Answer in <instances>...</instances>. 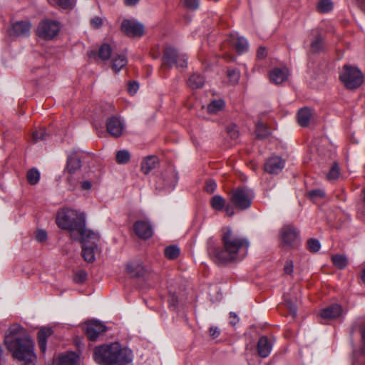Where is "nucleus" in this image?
Returning <instances> with one entry per match:
<instances>
[{
	"mask_svg": "<svg viewBox=\"0 0 365 365\" xmlns=\"http://www.w3.org/2000/svg\"><path fill=\"white\" fill-rule=\"evenodd\" d=\"M223 249L215 245L212 239L207 242V250L211 258L217 264L240 261L248 252V240L235 233L230 227L222 230Z\"/></svg>",
	"mask_w": 365,
	"mask_h": 365,
	"instance_id": "nucleus-1",
	"label": "nucleus"
},
{
	"mask_svg": "<svg viewBox=\"0 0 365 365\" xmlns=\"http://www.w3.org/2000/svg\"><path fill=\"white\" fill-rule=\"evenodd\" d=\"M4 344L14 358L24 362V365H35L34 343L19 324L10 326L5 334Z\"/></svg>",
	"mask_w": 365,
	"mask_h": 365,
	"instance_id": "nucleus-2",
	"label": "nucleus"
},
{
	"mask_svg": "<svg viewBox=\"0 0 365 365\" xmlns=\"http://www.w3.org/2000/svg\"><path fill=\"white\" fill-rule=\"evenodd\" d=\"M93 359L100 365H133V353L118 342L96 346Z\"/></svg>",
	"mask_w": 365,
	"mask_h": 365,
	"instance_id": "nucleus-3",
	"label": "nucleus"
},
{
	"mask_svg": "<svg viewBox=\"0 0 365 365\" xmlns=\"http://www.w3.org/2000/svg\"><path fill=\"white\" fill-rule=\"evenodd\" d=\"M56 221L59 228L68 231L73 240H78L84 233L89 231L86 228L84 214L76 210L62 209L57 213Z\"/></svg>",
	"mask_w": 365,
	"mask_h": 365,
	"instance_id": "nucleus-4",
	"label": "nucleus"
},
{
	"mask_svg": "<svg viewBox=\"0 0 365 365\" xmlns=\"http://www.w3.org/2000/svg\"><path fill=\"white\" fill-rule=\"evenodd\" d=\"M339 79L346 88L353 90L363 83L364 76L356 66L345 64L340 71Z\"/></svg>",
	"mask_w": 365,
	"mask_h": 365,
	"instance_id": "nucleus-5",
	"label": "nucleus"
},
{
	"mask_svg": "<svg viewBox=\"0 0 365 365\" xmlns=\"http://www.w3.org/2000/svg\"><path fill=\"white\" fill-rule=\"evenodd\" d=\"M82 243V256L85 261L93 262L95 260V250L100 242L98 233L89 230L78 240Z\"/></svg>",
	"mask_w": 365,
	"mask_h": 365,
	"instance_id": "nucleus-6",
	"label": "nucleus"
},
{
	"mask_svg": "<svg viewBox=\"0 0 365 365\" xmlns=\"http://www.w3.org/2000/svg\"><path fill=\"white\" fill-rule=\"evenodd\" d=\"M178 182V174L173 166L168 167L156 177L155 188L165 192L172 191Z\"/></svg>",
	"mask_w": 365,
	"mask_h": 365,
	"instance_id": "nucleus-7",
	"label": "nucleus"
},
{
	"mask_svg": "<svg viewBox=\"0 0 365 365\" xmlns=\"http://www.w3.org/2000/svg\"><path fill=\"white\" fill-rule=\"evenodd\" d=\"M254 197V192L251 189L242 187L232 190L230 200L235 207L244 210L250 207Z\"/></svg>",
	"mask_w": 365,
	"mask_h": 365,
	"instance_id": "nucleus-8",
	"label": "nucleus"
},
{
	"mask_svg": "<svg viewBox=\"0 0 365 365\" xmlns=\"http://www.w3.org/2000/svg\"><path fill=\"white\" fill-rule=\"evenodd\" d=\"M163 63L168 67H172L174 65L178 67H186L187 57L185 53L180 52L176 47H165Z\"/></svg>",
	"mask_w": 365,
	"mask_h": 365,
	"instance_id": "nucleus-9",
	"label": "nucleus"
},
{
	"mask_svg": "<svg viewBox=\"0 0 365 365\" xmlns=\"http://www.w3.org/2000/svg\"><path fill=\"white\" fill-rule=\"evenodd\" d=\"M60 25L58 21L44 20L39 23L36 29V35L44 40L53 38L59 32Z\"/></svg>",
	"mask_w": 365,
	"mask_h": 365,
	"instance_id": "nucleus-10",
	"label": "nucleus"
},
{
	"mask_svg": "<svg viewBox=\"0 0 365 365\" xmlns=\"http://www.w3.org/2000/svg\"><path fill=\"white\" fill-rule=\"evenodd\" d=\"M120 31L132 38H140L144 34V26L136 19H125L120 24Z\"/></svg>",
	"mask_w": 365,
	"mask_h": 365,
	"instance_id": "nucleus-11",
	"label": "nucleus"
},
{
	"mask_svg": "<svg viewBox=\"0 0 365 365\" xmlns=\"http://www.w3.org/2000/svg\"><path fill=\"white\" fill-rule=\"evenodd\" d=\"M299 237V231L292 225H285L281 229L280 240L285 246H295L298 242Z\"/></svg>",
	"mask_w": 365,
	"mask_h": 365,
	"instance_id": "nucleus-12",
	"label": "nucleus"
},
{
	"mask_svg": "<svg viewBox=\"0 0 365 365\" xmlns=\"http://www.w3.org/2000/svg\"><path fill=\"white\" fill-rule=\"evenodd\" d=\"M31 27L30 21H19L11 24L7 30V34L13 38H26L30 34Z\"/></svg>",
	"mask_w": 365,
	"mask_h": 365,
	"instance_id": "nucleus-13",
	"label": "nucleus"
},
{
	"mask_svg": "<svg viewBox=\"0 0 365 365\" xmlns=\"http://www.w3.org/2000/svg\"><path fill=\"white\" fill-rule=\"evenodd\" d=\"M84 332L89 340H96L98 335L104 332L106 326L96 320H90L86 323L83 327Z\"/></svg>",
	"mask_w": 365,
	"mask_h": 365,
	"instance_id": "nucleus-14",
	"label": "nucleus"
},
{
	"mask_svg": "<svg viewBox=\"0 0 365 365\" xmlns=\"http://www.w3.org/2000/svg\"><path fill=\"white\" fill-rule=\"evenodd\" d=\"M116 47H94V49H92L88 51V55L90 58H93L94 60H101L106 61L108 59L112 60V56L113 53L116 51Z\"/></svg>",
	"mask_w": 365,
	"mask_h": 365,
	"instance_id": "nucleus-15",
	"label": "nucleus"
},
{
	"mask_svg": "<svg viewBox=\"0 0 365 365\" xmlns=\"http://www.w3.org/2000/svg\"><path fill=\"white\" fill-rule=\"evenodd\" d=\"M346 310L339 304H332L324 308L320 312V317L324 319H339L346 314Z\"/></svg>",
	"mask_w": 365,
	"mask_h": 365,
	"instance_id": "nucleus-16",
	"label": "nucleus"
},
{
	"mask_svg": "<svg viewBox=\"0 0 365 365\" xmlns=\"http://www.w3.org/2000/svg\"><path fill=\"white\" fill-rule=\"evenodd\" d=\"M125 128L124 122L118 117L109 118L106 122L108 133L113 137H119L123 134Z\"/></svg>",
	"mask_w": 365,
	"mask_h": 365,
	"instance_id": "nucleus-17",
	"label": "nucleus"
},
{
	"mask_svg": "<svg viewBox=\"0 0 365 365\" xmlns=\"http://www.w3.org/2000/svg\"><path fill=\"white\" fill-rule=\"evenodd\" d=\"M285 165L284 160L279 156H272L264 164V170L270 174H277L282 170Z\"/></svg>",
	"mask_w": 365,
	"mask_h": 365,
	"instance_id": "nucleus-18",
	"label": "nucleus"
},
{
	"mask_svg": "<svg viewBox=\"0 0 365 365\" xmlns=\"http://www.w3.org/2000/svg\"><path fill=\"white\" fill-rule=\"evenodd\" d=\"M134 230L136 235L141 238L148 239L153 235L152 226L147 221H137L134 225Z\"/></svg>",
	"mask_w": 365,
	"mask_h": 365,
	"instance_id": "nucleus-19",
	"label": "nucleus"
},
{
	"mask_svg": "<svg viewBox=\"0 0 365 365\" xmlns=\"http://www.w3.org/2000/svg\"><path fill=\"white\" fill-rule=\"evenodd\" d=\"M126 272L132 277H139L145 273V269L140 260H135L127 264Z\"/></svg>",
	"mask_w": 365,
	"mask_h": 365,
	"instance_id": "nucleus-20",
	"label": "nucleus"
},
{
	"mask_svg": "<svg viewBox=\"0 0 365 365\" xmlns=\"http://www.w3.org/2000/svg\"><path fill=\"white\" fill-rule=\"evenodd\" d=\"M112 68L115 72H119L128 64V59L123 51H116L112 56Z\"/></svg>",
	"mask_w": 365,
	"mask_h": 365,
	"instance_id": "nucleus-21",
	"label": "nucleus"
},
{
	"mask_svg": "<svg viewBox=\"0 0 365 365\" xmlns=\"http://www.w3.org/2000/svg\"><path fill=\"white\" fill-rule=\"evenodd\" d=\"M289 71L287 68H274L269 73L270 81L275 84H281L287 80Z\"/></svg>",
	"mask_w": 365,
	"mask_h": 365,
	"instance_id": "nucleus-22",
	"label": "nucleus"
},
{
	"mask_svg": "<svg viewBox=\"0 0 365 365\" xmlns=\"http://www.w3.org/2000/svg\"><path fill=\"white\" fill-rule=\"evenodd\" d=\"M272 349V344L266 336L259 338L257 343L258 354L263 358L267 357Z\"/></svg>",
	"mask_w": 365,
	"mask_h": 365,
	"instance_id": "nucleus-23",
	"label": "nucleus"
},
{
	"mask_svg": "<svg viewBox=\"0 0 365 365\" xmlns=\"http://www.w3.org/2000/svg\"><path fill=\"white\" fill-rule=\"evenodd\" d=\"M79 356L75 352H68L60 356L57 359V365H78Z\"/></svg>",
	"mask_w": 365,
	"mask_h": 365,
	"instance_id": "nucleus-24",
	"label": "nucleus"
},
{
	"mask_svg": "<svg viewBox=\"0 0 365 365\" xmlns=\"http://www.w3.org/2000/svg\"><path fill=\"white\" fill-rule=\"evenodd\" d=\"M53 333L51 328L43 327L38 333V346L41 352L44 353L46 351V341L47 338Z\"/></svg>",
	"mask_w": 365,
	"mask_h": 365,
	"instance_id": "nucleus-25",
	"label": "nucleus"
},
{
	"mask_svg": "<svg viewBox=\"0 0 365 365\" xmlns=\"http://www.w3.org/2000/svg\"><path fill=\"white\" fill-rule=\"evenodd\" d=\"M158 163V158L155 156L145 158L141 164V170L145 174H148L154 169Z\"/></svg>",
	"mask_w": 365,
	"mask_h": 365,
	"instance_id": "nucleus-26",
	"label": "nucleus"
},
{
	"mask_svg": "<svg viewBox=\"0 0 365 365\" xmlns=\"http://www.w3.org/2000/svg\"><path fill=\"white\" fill-rule=\"evenodd\" d=\"M227 42L230 44V46H247L248 41L245 38L242 36H240L238 33L234 32L231 33L230 36L227 38Z\"/></svg>",
	"mask_w": 365,
	"mask_h": 365,
	"instance_id": "nucleus-27",
	"label": "nucleus"
},
{
	"mask_svg": "<svg viewBox=\"0 0 365 365\" xmlns=\"http://www.w3.org/2000/svg\"><path fill=\"white\" fill-rule=\"evenodd\" d=\"M204 83V78L197 73H193L187 80V86L192 89L202 88Z\"/></svg>",
	"mask_w": 365,
	"mask_h": 365,
	"instance_id": "nucleus-28",
	"label": "nucleus"
},
{
	"mask_svg": "<svg viewBox=\"0 0 365 365\" xmlns=\"http://www.w3.org/2000/svg\"><path fill=\"white\" fill-rule=\"evenodd\" d=\"M312 116L311 110L307 108H302L299 110L297 119L301 126H307Z\"/></svg>",
	"mask_w": 365,
	"mask_h": 365,
	"instance_id": "nucleus-29",
	"label": "nucleus"
},
{
	"mask_svg": "<svg viewBox=\"0 0 365 365\" xmlns=\"http://www.w3.org/2000/svg\"><path fill=\"white\" fill-rule=\"evenodd\" d=\"M225 102L222 99L212 101L207 107V112L211 114L217 113L223 109Z\"/></svg>",
	"mask_w": 365,
	"mask_h": 365,
	"instance_id": "nucleus-30",
	"label": "nucleus"
},
{
	"mask_svg": "<svg viewBox=\"0 0 365 365\" xmlns=\"http://www.w3.org/2000/svg\"><path fill=\"white\" fill-rule=\"evenodd\" d=\"M81 166V163L78 157L70 155L67 160V168L70 173H74Z\"/></svg>",
	"mask_w": 365,
	"mask_h": 365,
	"instance_id": "nucleus-31",
	"label": "nucleus"
},
{
	"mask_svg": "<svg viewBox=\"0 0 365 365\" xmlns=\"http://www.w3.org/2000/svg\"><path fill=\"white\" fill-rule=\"evenodd\" d=\"M255 133L258 138H264L269 135V130L264 122L259 120L256 123Z\"/></svg>",
	"mask_w": 365,
	"mask_h": 365,
	"instance_id": "nucleus-32",
	"label": "nucleus"
},
{
	"mask_svg": "<svg viewBox=\"0 0 365 365\" xmlns=\"http://www.w3.org/2000/svg\"><path fill=\"white\" fill-rule=\"evenodd\" d=\"M332 262L338 269H344L347 264V258L342 255H336L331 257Z\"/></svg>",
	"mask_w": 365,
	"mask_h": 365,
	"instance_id": "nucleus-33",
	"label": "nucleus"
},
{
	"mask_svg": "<svg viewBox=\"0 0 365 365\" xmlns=\"http://www.w3.org/2000/svg\"><path fill=\"white\" fill-rule=\"evenodd\" d=\"M211 206L212 207L217 211L222 210L225 205V200L220 195H215L211 199Z\"/></svg>",
	"mask_w": 365,
	"mask_h": 365,
	"instance_id": "nucleus-34",
	"label": "nucleus"
},
{
	"mask_svg": "<svg viewBox=\"0 0 365 365\" xmlns=\"http://www.w3.org/2000/svg\"><path fill=\"white\" fill-rule=\"evenodd\" d=\"M317 11L320 13H328L333 9V3L331 0H321L317 4Z\"/></svg>",
	"mask_w": 365,
	"mask_h": 365,
	"instance_id": "nucleus-35",
	"label": "nucleus"
},
{
	"mask_svg": "<svg viewBox=\"0 0 365 365\" xmlns=\"http://www.w3.org/2000/svg\"><path fill=\"white\" fill-rule=\"evenodd\" d=\"M130 158V153L127 150H121L117 152L115 159L118 164H126Z\"/></svg>",
	"mask_w": 365,
	"mask_h": 365,
	"instance_id": "nucleus-36",
	"label": "nucleus"
},
{
	"mask_svg": "<svg viewBox=\"0 0 365 365\" xmlns=\"http://www.w3.org/2000/svg\"><path fill=\"white\" fill-rule=\"evenodd\" d=\"M52 5L58 6L62 9H69L74 6L76 0H48Z\"/></svg>",
	"mask_w": 365,
	"mask_h": 365,
	"instance_id": "nucleus-37",
	"label": "nucleus"
},
{
	"mask_svg": "<svg viewBox=\"0 0 365 365\" xmlns=\"http://www.w3.org/2000/svg\"><path fill=\"white\" fill-rule=\"evenodd\" d=\"M180 255V249L176 245H170L165 249V255L170 259H174Z\"/></svg>",
	"mask_w": 365,
	"mask_h": 365,
	"instance_id": "nucleus-38",
	"label": "nucleus"
},
{
	"mask_svg": "<svg viewBox=\"0 0 365 365\" xmlns=\"http://www.w3.org/2000/svg\"><path fill=\"white\" fill-rule=\"evenodd\" d=\"M340 170L337 163H334L331 167V169L327 174V178L328 180H334L339 177Z\"/></svg>",
	"mask_w": 365,
	"mask_h": 365,
	"instance_id": "nucleus-39",
	"label": "nucleus"
},
{
	"mask_svg": "<svg viewBox=\"0 0 365 365\" xmlns=\"http://www.w3.org/2000/svg\"><path fill=\"white\" fill-rule=\"evenodd\" d=\"M311 45L310 46H319L323 43V36L318 30H312L311 31Z\"/></svg>",
	"mask_w": 365,
	"mask_h": 365,
	"instance_id": "nucleus-40",
	"label": "nucleus"
},
{
	"mask_svg": "<svg viewBox=\"0 0 365 365\" xmlns=\"http://www.w3.org/2000/svg\"><path fill=\"white\" fill-rule=\"evenodd\" d=\"M40 178V173L36 169H31L27 173V180L31 185L36 184Z\"/></svg>",
	"mask_w": 365,
	"mask_h": 365,
	"instance_id": "nucleus-41",
	"label": "nucleus"
},
{
	"mask_svg": "<svg viewBox=\"0 0 365 365\" xmlns=\"http://www.w3.org/2000/svg\"><path fill=\"white\" fill-rule=\"evenodd\" d=\"M227 76L229 78L230 82L232 84L235 85L238 83L240 77V73L237 69L229 68L227 70Z\"/></svg>",
	"mask_w": 365,
	"mask_h": 365,
	"instance_id": "nucleus-42",
	"label": "nucleus"
},
{
	"mask_svg": "<svg viewBox=\"0 0 365 365\" xmlns=\"http://www.w3.org/2000/svg\"><path fill=\"white\" fill-rule=\"evenodd\" d=\"M308 195L312 200L317 201L319 199L324 198L325 196V192L323 190L316 189L309 191L308 192Z\"/></svg>",
	"mask_w": 365,
	"mask_h": 365,
	"instance_id": "nucleus-43",
	"label": "nucleus"
},
{
	"mask_svg": "<svg viewBox=\"0 0 365 365\" xmlns=\"http://www.w3.org/2000/svg\"><path fill=\"white\" fill-rule=\"evenodd\" d=\"M308 249L312 252H317L321 248V244L319 240L316 239H310L307 242Z\"/></svg>",
	"mask_w": 365,
	"mask_h": 365,
	"instance_id": "nucleus-44",
	"label": "nucleus"
},
{
	"mask_svg": "<svg viewBox=\"0 0 365 365\" xmlns=\"http://www.w3.org/2000/svg\"><path fill=\"white\" fill-rule=\"evenodd\" d=\"M46 136V132L45 129H40L39 130H36L32 133V140L34 143H37L45 139Z\"/></svg>",
	"mask_w": 365,
	"mask_h": 365,
	"instance_id": "nucleus-45",
	"label": "nucleus"
},
{
	"mask_svg": "<svg viewBox=\"0 0 365 365\" xmlns=\"http://www.w3.org/2000/svg\"><path fill=\"white\" fill-rule=\"evenodd\" d=\"M87 278V274L83 270H79L74 274L73 280L77 284H82L86 281Z\"/></svg>",
	"mask_w": 365,
	"mask_h": 365,
	"instance_id": "nucleus-46",
	"label": "nucleus"
},
{
	"mask_svg": "<svg viewBox=\"0 0 365 365\" xmlns=\"http://www.w3.org/2000/svg\"><path fill=\"white\" fill-rule=\"evenodd\" d=\"M227 134L232 140H237L239 137V131L235 125H231L227 128Z\"/></svg>",
	"mask_w": 365,
	"mask_h": 365,
	"instance_id": "nucleus-47",
	"label": "nucleus"
},
{
	"mask_svg": "<svg viewBox=\"0 0 365 365\" xmlns=\"http://www.w3.org/2000/svg\"><path fill=\"white\" fill-rule=\"evenodd\" d=\"M199 0H185V5L187 8L195 10L199 7Z\"/></svg>",
	"mask_w": 365,
	"mask_h": 365,
	"instance_id": "nucleus-48",
	"label": "nucleus"
},
{
	"mask_svg": "<svg viewBox=\"0 0 365 365\" xmlns=\"http://www.w3.org/2000/svg\"><path fill=\"white\" fill-rule=\"evenodd\" d=\"M216 187V182L212 180H210L206 182L205 190L207 192L212 193L215 190Z\"/></svg>",
	"mask_w": 365,
	"mask_h": 365,
	"instance_id": "nucleus-49",
	"label": "nucleus"
},
{
	"mask_svg": "<svg viewBox=\"0 0 365 365\" xmlns=\"http://www.w3.org/2000/svg\"><path fill=\"white\" fill-rule=\"evenodd\" d=\"M36 238L38 242H44L47 239V233L43 230H39L36 232Z\"/></svg>",
	"mask_w": 365,
	"mask_h": 365,
	"instance_id": "nucleus-50",
	"label": "nucleus"
},
{
	"mask_svg": "<svg viewBox=\"0 0 365 365\" xmlns=\"http://www.w3.org/2000/svg\"><path fill=\"white\" fill-rule=\"evenodd\" d=\"M91 26L95 29H99L103 24V19L98 16H95L91 20Z\"/></svg>",
	"mask_w": 365,
	"mask_h": 365,
	"instance_id": "nucleus-51",
	"label": "nucleus"
},
{
	"mask_svg": "<svg viewBox=\"0 0 365 365\" xmlns=\"http://www.w3.org/2000/svg\"><path fill=\"white\" fill-rule=\"evenodd\" d=\"M139 88L138 83L137 82H130L128 84V91L130 94L134 95Z\"/></svg>",
	"mask_w": 365,
	"mask_h": 365,
	"instance_id": "nucleus-52",
	"label": "nucleus"
},
{
	"mask_svg": "<svg viewBox=\"0 0 365 365\" xmlns=\"http://www.w3.org/2000/svg\"><path fill=\"white\" fill-rule=\"evenodd\" d=\"M267 55L266 47H259L257 51V57L259 59L264 58Z\"/></svg>",
	"mask_w": 365,
	"mask_h": 365,
	"instance_id": "nucleus-53",
	"label": "nucleus"
},
{
	"mask_svg": "<svg viewBox=\"0 0 365 365\" xmlns=\"http://www.w3.org/2000/svg\"><path fill=\"white\" fill-rule=\"evenodd\" d=\"M287 305L289 310L290 314L294 317L297 313V309L296 305L291 301H287Z\"/></svg>",
	"mask_w": 365,
	"mask_h": 365,
	"instance_id": "nucleus-54",
	"label": "nucleus"
},
{
	"mask_svg": "<svg viewBox=\"0 0 365 365\" xmlns=\"http://www.w3.org/2000/svg\"><path fill=\"white\" fill-rule=\"evenodd\" d=\"M284 272L286 274H290L293 272V263L292 261H287L284 265Z\"/></svg>",
	"mask_w": 365,
	"mask_h": 365,
	"instance_id": "nucleus-55",
	"label": "nucleus"
},
{
	"mask_svg": "<svg viewBox=\"0 0 365 365\" xmlns=\"http://www.w3.org/2000/svg\"><path fill=\"white\" fill-rule=\"evenodd\" d=\"M239 322V318L235 312L230 313V324L235 325Z\"/></svg>",
	"mask_w": 365,
	"mask_h": 365,
	"instance_id": "nucleus-56",
	"label": "nucleus"
},
{
	"mask_svg": "<svg viewBox=\"0 0 365 365\" xmlns=\"http://www.w3.org/2000/svg\"><path fill=\"white\" fill-rule=\"evenodd\" d=\"M209 332H210V335L214 338H216L220 335V330L216 327H210Z\"/></svg>",
	"mask_w": 365,
	"mask_h": 365,
	"instance_id": "nucleus-57",
	"label": "nucleus"
},
{
	"mask_svg": "<svg viewBox=\"0 0 365 365\" xmlns=\"http://www.w3.org/2000/svg\"><path fill=\"white\" fill-rule=\"evenodd\" d=\"M92 187L91 182L88 180H86L81 182V188L84 190H89Z\"/></svg>",
	"mask_w": 365,
	"mask_h": 365,
	"instance_id": "nucleus-58",
	"label": "nucleus"
},
{
	"mask_svg": "<svg viewBox=\"0 0 365 365\" xmlns=\"http://www.w3.org/2000/svg\"><path fill=\"white\" fill-rule=\"evenodd\" d=\"M225 212H226V214L228 215V216H232L234 215L235 214V212H234V209L232 206L230 205H227L225 207Z\"/></svg>",
	"mask_w": 365,
	"mask_h": 365,
	"instance_id": "nucleus-59",
	"label": "nucleus"
},
{
	"mask_svg": "<svg viewBox=\"0 0 365 365\" xmlns=\"http://www.w3.org/2000/svg\"><path fill=\"white\" fill-rule=\"evenodd\" d=\"M139 2V0H124V3L126 6H132L136 5Z\"/></svg>",
	"mask_w": 365,
	"mask_h": 365,
	"instance_id": "nucleus-60",
	"label": "nucleus"
},
{
	"mask_svg": "<svg viewBox=\"0 0 365 365\" xmlns=\"http://www.w3.org/2000/svg\"><path fill=\"white\" fill-rule=\"evenodd\" d=\"M236 48H237V51L239 54H242V53L246 52L248 48V47H244V46L236 47Z\"/></svg>",
	"mask_w": 365,
	"mask_h": 365,
	"instance_id": "nucleus-61",
	"label": "nucleus"
},
{
	"mask_svg": "<svg viewBox=\"0 0 365 365\" xmlns=\"http://www.w3.org/2000/svg\"><path fill=\"white\" fill-rule=\"evenodd\" d=\"M361 337L364 342L365 343V326L363 327L361 330ZM362 352L365 353V346L362 348Z\"/></svg>",
	"mask_w": 365,
	"mask_h": 365,
	"instance_id": "nucleus-62",
	"label": "nucleus"
},
{
	"mask_svg": "<svg viewBox=\"0 0 365 365\" xmlns=\"http://www.w3.org/2000/svg\"><path fill=\"white\" fill-rule=\"evenodd\" d=\"M176 299L174 297H172L171 299H170L169 304L170 307H173V308L176 306Z\"/></svg>",
	"mask_w": 365,
	"mask_h": 365,
	"instance_id": "nucleus-63",
	"label": "nucleus"
},
{
	"mask_svg": "<svg viewBox=\"0 0 365 365\" xmlns=\"http://www.w3.org/2000/svg\"><path fill=\"white\" fill-rule=\"evenodd\" d=\"M361 279L365 283V268L363 269V272L361 274Z\"/></svg>",
	"mask_w": 365,
	"mask_h": 365,
	"instance_id": "nucleus-64",
	"label": "nucleus"
}]
</instances>
